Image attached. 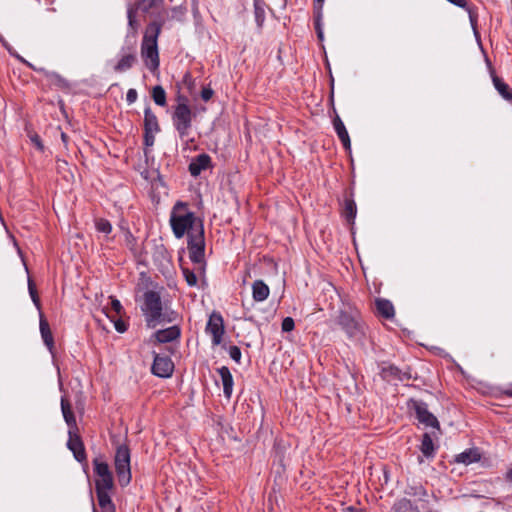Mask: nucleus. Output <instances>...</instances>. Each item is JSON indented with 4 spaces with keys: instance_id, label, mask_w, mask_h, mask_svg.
Returning <instances> with one entry per match:
<instances>
[{
    "instance_id": "1",
    "label": "nucleus",
    "mask_w": 512,
    "mask_h": 512,
    "mask_svg": "<svg viewBox=\"0 0 512 512\" xmlns=\"http://www.w3.org/2000/svg\"><path fill=\"white\" fill-rule=\"evenodd\" d=\"M161 29V23L156 21L149 23L145 29L141 42V57L145 66L151 72L157 71L160 65L158 37L161 33Z\"/></svg>"
},
{
    "instance_id": "2",
    "label": "nucleus",
    "mask_w": 512,
    "mask_h": 512,
    "mask_svg": "<svg viewBox=\"0 0 512 512\" xmlns=\"http://www.w3.org/2000/svg\"><path fill=\"white\" fill-rule=\"evenodd\" d=\"M141 311L145 318L147 327L155 328L157 325L164 322H172L174 317L171 314L163 312V305L161 296L158 292L148 290L143 295V304Z\"/></svg>"
},
{
    "instance_id": "3",
    "label": "nucleus",
    "mask_w": 512,
    "mask_h": 512,
    "mask_svg": "<svg viewBox=\"0 0 512 512\" xmlns=\"http://www.w3.org/2000/svg\"><path fill=\"white\" fill-rule=\"evenodd\" d=\"M195 221L194 213L186 209V204L182 202L175 204L170 215V224L176 238L180 239L186 232L195 231L198 228V225L195 226Z\"/></svg>"
},
{
    "instance_id": "4",
    "label": "nucleus",
    "mask_w": 512,
    "mask_h": 512,
    "mask_svg": "<svg viewBox=\"0 0 512 512\" xmlns=\"http://www.w3.org/2000/svg\"><path fill=\"white\" fill-rule=\"evenodd\" d=\"M188 251L190 260L198 265H202L205 255L204 228L199 221L198 228L195 231L188 232Z\"/></svg>"
},
{
    "instance_id": "5",
    "label": "nucleus",
    "mask_w": 512,
    "mask_h": 512,
    "mask_svg": "<svg viewBox=\"0 0 512 512\" xmlns=\"http://www.w3.org/2000/svg\"><path fill=\"white\" fill-rule=\"evenodd\" d=\"M192 117V111L184 98L183 102L177 104L172 115L173 125L180 138H184L189 134L192 126Z\"/></svg>"
},
{
    "instance_id": "6",
    "label": "nucleus",
    "mask_w": 512,
    "mask_h": 512,
    "mask_svg": "<svg viewBox=\"0 0 512 512\" xmlns=\"http://www.w3.org/2000/svg\"><path fill=\"white\" fill-rule=\"evenodd\" d=\"M114 464L120 486H127L131 481V469L130 451L126 445H120L117 448Z\"/></svg>"
},
{
    "instance_id": "7",
    "label": "nucleus",
    "mask_w": 512,
    "mask_h": 512,
    "mask_svg": "<svg viewBox=\"0 0 512 512\" xmlns=\"http://www.w3.org/2000/svg\"><path fill=\"white\" fill-rule=\"evenodd\" d=\"M95 490H113L114 479L108 464L98 458L93 461Z\"/></svg>"
},
{
    "instance_id": "8",
    "label": "nucleus",
    "mask_w": 512,
    "mask_h": 512,
    "mask_svg": "<svg viewBox=\"0 0 512 512\" xmlns=\"http://www.w3.org/2000/svg\"><path fill=\"white\" fill-rule=\"evenodd\" d=\"M137 63V50L135 44L123 46L113 65V71L124 73L130 70Z\"/></svg>"
},
{
    "instance_id": "9",
    "label": "nucleus",
    "mask_w": 512,
    "mask_h": 512,
    "mask_svg": "<svg viewBox=\"0 0 512 512\" xmlns=\"http://www.w3.org/2000/svg\"><path fill=\"white\" fill-rule=\"evenodd\" d=\"M205 331L212 337V344L214 346L220 345L225 333L224 320L220 313L213 312L207 322Z\"/></svg>"
},
{
    "instance_id": "10",
    "label": "nucleus",
    "mask_w": 512,
    "mask_h": 512,
    "mask_svg": "<svg viewBox=\"0 0 512 512\" xmlns=\"http://www.w3.org/2000/svg\"><path fill=\"white\" fill-rule=\"evenodd\" d=\"M391 512H436L430 502H414L411 499L402 498L394 503Z\"/></svg>"
},
{
    "instance_id": "11",
    "label": "nucleus",
    "mask_w": 512,
    "mask_h": 512,
    "mask_svg": "<svg viewBox=\"0 0 512 512\" xmlns=\"http://www.w3.org/2000/svg\"><path fill=\"white\" fill-rule=\"evenodd\" d=\"M412 407L415 411L416 418L420 423L427 427L439 429L437 418L428 410V406L422 401H412Z\"/></svg>"
},
{
    "instance_id": "12",
    "label": "nucleus",
    "mask_w": 512,
    "mask_h": 512,
    "mask_svg": "<svg viewBox=\"0 0 512 512\" xmlns=\"http://www.w3.org/2000/svg\"><path fill=\"white\" fill-rule=\"evenodd\" d=\"M174 370V364L168 357H163L158 354L155 355L152 372L159 377H170Z\"/></svg>"
},
{
    "instance_id": "13",
    "label": "nucleus",
    "mask_w": 512,
    "mask_h": 512,
    "mask_svg": "<svg viewBox=\"0 0 512 512\" xmlns=\"http://www.w3.org/2000/svg\"><path fill=\"white\" fill-rule=\"evenodd\" d=\"M68 434L69 439L67 442V446L73 452L75 459L79 462L85 460V448L80 436L78 435V429L69 430Z\"/></svg>"
},
{
    "instance_id": "14",
    "label": "nucleus",
    "mask_w": 512,
    "mask_h": 512,
    "mask_svg": "<svg viewBox=\"0 0 512 512\" xmlns=\"http://www.w3.org/2000/svg\"><path fill=\"white\" fill-rule=\"evenodd\" d=\"M338 323L350 337H354L360 332L359 323L349 313H340Z\"/></svg>"
},
{
    "instance_id": "15",
    "label": "nucleus",
    "mask_w": 512,
    "mask_h": 512,
    "mask_svg": "<svg viewBox=\"0 0 512 512\" xmlns=\"http://www.w3.org/2000/svg\"><path fill=\"white\" fill-rule=\"evenodd\" d=\"M180 334V328L174 325L166 329L156 331L152 338H154L157 343H168L178 339Z\"/></svg>"
},
{
    "instance_id": "16",
    "label": "nucleus",
    "mask_w": 512,
    "mask_h": 512,
    "mask_svg": "<svg viewBox=\"0 0 512 512\" xmlns=\"http://www.w3.org/2000/svg\"><path fill=\"white\" fill-rule=\"evenodd\" d=\"M211 157L208 154H200L196 156L189 164V172L192 176L196 177L200 175L203 170L210 167Z\"/></svg>"
},
{
    "instance_id": "17",
    "label": "nucleus",
    "mask_w": 512,
    "mask_h": 512,
    "mask_svg": "<svg viewBox=\"0 0 512 512\" xmlns=\"http://www.w3.org/2000/svg\"><path fill=\"white\" fill-rule=\"evenodd\" d=\"M61 411L69 430L78 429L76 418L72 410V405L66 395L61 397Z\"/></svg>"
},
{
    "instance_id": "18",
    "label": "nucleus",
    "mask_w": 512,
    "mask_h": 512,
    "mask_svg": "<svg viewBox=\"0 0 512 512\" xmlns=\"http://www.w3.org/2000/svg\"><path fill=\"white\" fill-rule=\"evenodd\" d=\"M333 126H334L335 132H336L338 138L340 139L341 143L343 144L344 148L346 150H350L351 149V141H350L348 131H347L343 121L341 120V118L338 115H336L333 120Z\"/></svg>"
},
{
    "instance_id": "19",
    "label": "nucleus",
    "mask_w": 512,
    "mask_h": 512,
    "mask_svg": "<svg viewBox=\"0 0 512 512\" xmlns=\"http://www.w3.org/2000/svg\"><path fill=\"white\" fill-rule=\"evenodd\" d=\"M376 312L385 319H392L395 316V309L391 301L384 298L375 300Z\"/></svg>"
},
{
    "instance_id": "20",
    "label": "nucleus",
    "mask_w": 512,
    "mask_h": 512,
    "mask_svg": "<svg viewBox=\"0 0 512 512\" xmlns=\"http://www.w3.org/2000/svg\"><path fill=\"white\" fill-rule=\"evenodd\" d=\"M112 490H95L98 505L102 512H116V507L112 502L110 492Z\"/></svg>"
},
{
    "instance_id": "21",
    "label": "nucleus",
    "mask_w": 512,
    "mask_h": 512,
    "mask_svg": "<svg viewBox=\"0 0 512 512\" xmlns=\"http://www.w3.org/2000/svg\"><path fill=\"white\" fill-rule=\"evenodd\" d=\"M270 294V289L262 280H256L252 284V297L256 302L265 301Z\"/></svg>"
},
{
    "instance_id": "22",
    "label": "nucleus",
    "mask_w": 512,
    "mask_h": 512,
    "mask_svg": "<svg viewBox=\"0 0 512 512\" xmlns=\"http://www.w3.org/2000/svg\"><path fill=\"white\" fill-rule=\"evenodd\" d=\"M138 10L137 7L132 6L131 4L127 8V19H128V35H131L133 38L136 37L138 29L140 27V22L138 20Z\"/></svg>"
},
{
    "instance_id": "23",
    "label": "nucleus",
    "mask_w": 512,
    "mask_h": 512,
    "mask_svg": "<svg viewBox=\"0 0 512 512\" xmlns=\"http://www.w3.org/2000/svg\"><path fill=\"white\" fill-rule=\"evenodd\" d=\"M223 384L224 395L229 399L233 391V377L228 367L222 366L218 369Z\"/></svg>"
},
{
    "instance_id": "24",
    "label": "nucleus",
    "mask_w": 512,
    "mask_h": 512,
    "mask_svg": "<svg viewBox=\"0 0 512 512\" xmlns=\"http://www.w3.org/2000/svg\"><path fill=\"white\" fill-rule=\"evenodd\" d=\"M39 324H40V333H41L42 339H43L45 345L47 346V348L50 351H52V349L54 347L53 335H52L49 323L42 313H40V323Z\"/></svg>"
},
{
    "instance_id": "25",
    "label": "nucleus",
    "mask_w": 512,
    "mask_h": 512,
    "mask_svg": "<svg viewBox=\"0 0 512 512\" xmlns=\"http://www.w3.org/2000/svg\"><path fill=\"white\" fill-rule=\"evenodd\" d=\"M144 131L156 132L160 131L157 116L153 113L150 107L144 110Z\"/></svg>"
},
{
    "instance_id": "26",
    "label": "nucleus",
    "mask_w": 512,
    "mask_h": 512,
    "mask_svg": "<svg viewBox=\"0 0 512 512\" xmlns=\"http://www.w3.org/2000/svg\"><path fill=\"white\" fill-rule=\"evenodd\" d=\"M480 460V453L477 449L466 450L456 457V461L465 465L471 464Z\"/></svg>"
},
{
    "instance_id": "27",
    "label": "nucleus",
    "mask_w": 512,
    "mask_h": 512,
    "mask_svg": "<svg viewBox=\"0 0 512 512\" xmlns=\"http://www.w3.org/2000/svg\"><path fill=\"white\" fill-rule=\"evenodd\" d=\"M408 496L414 497V502H430L427 490L422 486L410 487L406 491Z\"/></svg>"
},
{
    "instance_id": "28",
    "label": "nucleus",
    "mask_w": 512,
    "mask_h": 512,
    "mask_svg": "<svg viewBox=\"0 0 512 512\" xmlns=\"http://www.w3.org/2000/svg\"><path fill=\"white\" fill-rule=\"evenodd\" d=\"M357 214L356 203L352 198H346L344 201L343 216L349 223H353Z\"/></svg>"
},
{
    "instance_id": "29",
    "label": "nucleus",
    "mask_w": 512,
    "mask_h": 512,
    "mask_svg": "<svg viewBox=\"0 0 512 512\" xmlns=\"http://www.w3.org/2000/svg\"><path fill=\"white\" fill-rule=\"evenodd\" d=\"M420 450L423 453V455L427 458H432L434 456L435 448L432 441V438L428 433H425L422 436V441L420 445Z\"/></svg>"
},
{
    "instance_id": "30",
    "label": "nucleus",
    "mask_w": 512,
    "mask_h": 512,
    "mask_svg": "<svg viewBox=\"0 0 512 512\" xmlns=\"http://www.w3.org/2000/svg\"><path fill=\"white\" fill-rule=\"evenodd\" d=\"M493 83L496 88V90L505 98V99H512V90L509 88V86L504 83L500 78L494 77Z\"/></svg>"
},
{
    "instance_id": "31",
    "label": "nucleus",
    "mask_w": 512,
    "mask_h": 512,
    "mask_svg": "<svg viewBox=\"0 0 512 512\" xmlns=\"http://www.w3.org/2000/svg\"><path fill=\"white\" fill-rule=\"evenodd\" d=\"M94 225L99 233H103L108 236L112 232V224L105 218H95Z\"/></svg>"
},
{
    "instance_id": "32",
    "label": "nucleus",
    "mask_w": 512,
    "mask_h": 512,
    "mask_svg": "<svg viewBox=\"0 0 512 512\" xmlns=\"http://www.w3.org/2000/svg\"><path fill=\"white\" fill-rule=\"evenodd\" d=\"M151 96L155 104L159 106L166 105V92L162 86H155L152 89Z\"/></svg>"
},
{
    "instance_id": "33",
    "label": "nucleus",
    "mask_w": 512,
    "mask_h": 512,
    "mask_svg": "<svg viewBox=\"0 0 512 512\" xmlns=\"http://www.w3.org/2000/svg\"><path fill=\"white\" fill-rule=\"evenodd\" d=\"M254 14L257 26L262 27L265 20V11L258 1H255L254 4Z\"/></svg>"
},
{
    "instance_id": "34",
    "label": "nucleus",
    "mask_w": 512,
    "mask_h": 512,
    "mask_svg": "<svg viewBox=\"0 0 512 512\" xmlns=\"http://www.w3.org/2000/svg\"><path fill=\"white\" fill-rule=\"evenodd\" d=\"M28 289H29V294L31 296L33 303L35 304L36 308L40 311V309H41L40 299H39L35 284L31 279H28Z\"/></svg>"
},
{
    "instance_id": "35",
    "label": "nucleus",
    "mask_w": 512,
    "mask_h": 512,
    "mask_svg": "<svg viewBox=\"0 0 512 512\" xmlns=\"http://www.w3.org/2000/svg\"><path fill=\"white\" fill-rule=\"evenodd\" d=\"M182 271H183V275L185 277L187 284L189 286H195L198 282L197 276L195 275V273L193 271L189 270L188 268H183Z\"/></svg>"
},
{
    "instance_id": "36",
    "label": "nucleus",
    "mask_w": 512,
    "mask_h": 512,
    "mask_svg": "<svg viewBox=\"0 0 512 512\" xmlns=\"http://www.w3.org/2000/svg\"><path fill=\"white\" fill-rule=\"evenodd\" d=\"M229 356L237 363L241 360V350L238 346H230L228 350Z\"/></svg>"
},
{
    "instance_id": "37",
    "label": "nucleus",
    "mask_w": 512,
    "mask_h": 512,
    "mask_svg": "<svg viewBox=\"0 0 512 512\" xmlns=\"http://www.w3.org/2000/svg\"><path fill=\"white\" fill-rule=\"evenodd\" d=\"M294 327H295V323H294L293 318L286 317L283 319L282 324H281V328H282L283 332H290L294 329Z\"/></svg>"
},
{
    "instance_id": "38",
    "label": "nucleus",
    "mask_w": 512,
    "mask_h": 512,
    "mask_svg": "<svg viewBox=\"0 0 512 512\" xmlns=\"http://www.w3.org/2000/svg\"><path fill=\"white\" fill-rule=\"evenodd\" d=\"M156 132L144 131V144L147 147H152L155 142Z\"/></svg>"
},
{
    "instance_id": "39",
    "label": "nucleus",
    "mask_w": 512,
    "mask_h": 512,
    "mask_svg": "<svg viewBox=\"0 0 512 512\" xmlns=\"http://www.w3.org/2000/svg\"><path fill=\"white\" fill-rule=\"evenodd\" d=\"M111 299V308L115 311L116 314L120 315L122 313L123 307L120 301L114 297H110Z\"/></svg>"
},
{
    "instance_id": "40",
    "label": "nucleus",
    "mask_w": 512,
    "mask_h": 512,
    "mask_svg": "<svg viewBox=\"0 0 512 512\" xmlns=\"http://www.w3.org/2000/svg\"><path fill=\"white\" fill-rule=\"evenodd\" d=\"M138 93L135 89H129L126 94V100L129 104L134 103L137 100Z\"/></svg>"
},
{
    "instance_id": "41",
    "label": "nucleus",
    "mask_w": 512,
    "mask_h": 512,
    "mask_svg": "<svg viewBox=\"0 0 512 512\" xmlns=\"http://www.w3.org/2000/svg\"><path fill=\"white\" fill-rule=\"evenodd\" d=\"M213 90L209 87H205L202 89L201 91V98L204 100V101H209L212 96H213Z\"/></svg>"
},
{
    "instance_id": "42",
    "label": "nucleus",
    "mask_w": 512,
    "mask_h": 512,
    "mask_svg": "<svg viewBox=\"0 0 512 512\" xmlns=\"http://www.w3.org/2000/svg\"><path fill=\"white\" fill-rule=\"evenodd\" d=\"M114 326L119 333H124L127 330V325L122 320H115Z\"/></svg>"
},
{
    "instance_id": "43",
    "label": "nucleus",
    "mask_w": 512,
    "mask_h": 512,
    "mask_svg": "<svg viewBox=\"0 0 512 512\" xmlns=\"http://www.w3.org/2000/svg\"><path fill=\"white\" fill-rule=\"evenodd\" d=\"M30 139L38 150L43 151L44 146H43L42 141L38 135L35 134V135L31 136Z\"/></svg>"
},
{
    "instance_id": "44",
    "label": "nucleus",
    "mask_w": 512,
    "mask_h": 512,
    "mask_svg": "<svg viewBox=\"0 0 512 512\" xmlns=\"http://www.w3.org/2000/svg\"><path fill=\"white\" fill-rule=\"evenodd\" d=\"M315 28H316L317 35H318L319 39H322L323 38V31H322V29L320 27V14L319 13H318L316 21H315Z\"/></svg>"
},
{
    "instance_id": "45",
    "label": "nucleus",
    "mask_w": 512,
    "mask_h": 512,
    "mask_svg": "<svg viewBox=\"0 0 512 512\" xmlns=\"http://www.w3.org/2000/svg\"><path fill=\"white\" fill-rule=\"evenodd\" d=\"M126 240H127V245L132 249L133 243L135 242V238L133 237V235L131 234L130 231H127V233H126Z\"/></svg>"
},
{
    "instance_id": "46",
    "label": "nucleus",
    "mask_w": 512,
    "mask_h": 512,
    "mask_svg": "<svg viewBox=\"0 0 512 512\" xmlns=\"http://www.w3.org/2000/svg\"><path fill=\"white\" fill-rule=\"evenodd\" d=\"M323 2L324 0H315V8L320 10L322 8Z\"/></svg>"
},
{
    "instance_id": "47",
    "label": "nucleus",
    "mask_w": 512,
    "mask_h": 512,
    "mask_svg": "<svg viewBox=\"0 0 512 512\" xmlns=\"http://www.w3.org/2000/svg\"><path fill=\"white\" fill-rule=\"evenodd\" d=\"M61 139L65 145H67L68 142V136L65 133H61Z\"/></svg>"
},
{
    "instance_id": "48",
    "label": "nucleus",
    "mask_w": 512,
    "mask_h": 512,
    "mask_svg": "<svg viewBox=\"0 0 512 512\" xmlns=\"http://www.w3.org/2000/svg\"><path fill=\"white\" fill-rule=\"evenodd\" d=\"M506 478L512 481V467L507 471Z\"/></svg>"
},
{
    "instance_id": "49",
    "label": "nucleus",
    "mask_w": 512,
    "mask_h": 512,
    "mask_svg": "<svg viewBox=\"0 0 512 512\" xmlns=\"http://www.w3.org/2000/svg\"><path fill=\"white\" fill-rule=\"evenodd\" d=\"M506 393H507L508 395L512 396V389L507 390V391H506Z\"/></svg>"
},
{
    "instance_id": "50",
    "label": "nucleus",
    "mask_w": 512,
    "mask_h": 512,
    "mask_svg": "<svg viewBox=\"0 0 512 512\" xmlns=\"http://www.w3.org/2000/svg\"><path fill=\"white\" fill-rule=\"evenodd\" d=\"M93 512H97V510L94 508V509H93Z\"/></svg>"
}]
</instances>
